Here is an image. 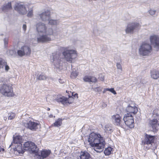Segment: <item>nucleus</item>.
<instances>
[{
    "label": "nucleus",
    "mask_w": 159,
    "mask_h": 159,
    "mask_svg": "<svg viewBox=\"0 0 159 159\" xmlns=\"http://www.w3.org/2000/svg\"><path fill=\"white\" fill-rule=\"evenodd\" d=\"M37 33L36 38L38 43L47 42L52 40L50 36L53 34V30L48 28L46 25L42 22H39L35 25Z\"/></svg>",
    "instance_id": "obj_1"
},
{
    "label": "nucleus",
    "mask_w": 159,
    "mask_h": 159,
    "mask_svg": "<svg viewBox=\"0 0 159 159\" xmlns=\"http://www.w3.org/2000/svg\"><path fill=\"white\" fill-rule=\"evenodd\" d=\"M88 141L91 146L94 147V150L97 152L102 151L105 143L100 134L91 133L89 135Z\"/></svg>",
    "instance_id": "obj_2"
},
{
    "label": "nucleus",
    "mask_w": 159,
    "mask_h": 159,
    "mask_svg": "<svg viewBox=\"0 0 159 159\" xmlns=\"http://www.w3.org/2000/svg\"><path fill=\"white\" fill-rule=\"evenodd\" d=\"M64 58L67 61L71 62L77 56V53L76 50L66 48L62 52Z\"/></svg>",
    "instance_id": "obj_3"
},
{
    "label": "nucleus",
    "mask_w": 159,
    "mask_h": 159,
    "mask_svg": "<svg viewBox=\"0 0 159 159\" xmlns=\"http://www.w3.org/2000/svg\"><path fill=\"white\" fill-rule=\"evenodd\" d=\"M61 54L59 53H52L51 56L50 61L52 65L57 69H60L61 65Z\"/></svg>",
    "instance_id": "obj_4"
},
{
    "label": "nucleus",
    "mask_w": 159,
    "mask_h": 159,
    "mask_svg": "<svg viewBox=\"0 0 159 159\" xmlns=\"http://www.w3.org/2000/svg\"><path fill=\"white\" fill-rule=\"evenodd\" d=\"M31 3L28 2H20L16 3L14 8L20 14L24 15L27 13V8L29 7Z\"/></svg>",
    "instance_id": "obj_5"
},
{
    "label": "nucleus",
    "mask_w": 159,
    "mask_h": 159,
    "mask_svg": "<svg viewBox=\"0 0 159 159\" xmlns=\"http://www.w3.org/2000/svg\"><path fill=\"white\" fill-rule=\"evenodd\" d=\"M152 51L151 45L146 42L143 43L139 48V54L142 56L149 55Z\"/></svg>",
    "instance_id": "obj_6"
},
{
    "label": "nucleus",
    "mask_w": 159,
    "mask_h": 159,
    "mask_svg": "<svg viewBox=\"0 0 159 159\" xmlns=\"http://www.w3.org/2000/svg\"><path fill=\"white\" fill-rule=\"evenodd\" d=\"M140 27L139 24L137 22L130 23L126 27L125 31L127 34H133L135 30L139 29Z\"/></svg>",
    "instance_id": "obj_7"
},
{
    "label": "nucleus",
    "mask_w": 159,
    "mask_h": 159,
    "mask_svg": "<svg viewBox=\"0 0 159 159\" xmlns=\"http://www.w3.org/2000/svg\"><path fill=\"white\" fill-rule=\"evenodd\" d=\"M24 150L32 153H36L38 150L35 144L30 141L25 142L24 144Z\"/></svg>",
    "instance_id": "obj_8"
},
{
    "label": "nucleus",
    "mask_w": 159,
    "mask_h": 159,
    "mask_svg": "<svg viewBox=\"0 0 159 159\" xmlns=\"http://www.w3.org/2000/svg\"><path fill=\"white\" fill-rule=\"evenodd\" d=\"M123 122L124 125H126L130 128L134 127V122L133 116L129 114H125L123 118Z\"/></svg>",
    "instance_id": "obj_9"
},
{
    "label": "nucleus",
    "mask_w": 159,
    "mask_h": 159,
    "mask_svg": "<svg viewBox=\"0 0 159 159\" xmlns=\"http://www.w3.org/2000/svg\"><path fill=\"white\" fill-rule=\"evenodd\" d=\"M18 55L20 56H30L31 53V50L30 47L27 45L22 46L17 52Z\"/></svg>",
    "instance_id": "obj_10"
},
{
    "label": "nucleus",
    "mask_w": 159,
    "mask_h": 159,
    "mask_svg": "<svg viewBox=\"0 0 159 159\" xmlns=\"http://www.w3.org/2000/svg\"><path fill=\"white\" fill-rule=\"evenodd\" d=\"M58 102H60L63 104L67 103L70 104L74 101V98L72 96L69 97L68 98L65 97H58L56 99Z\"/></svg>",
    "instance_id": "obj_11"
},
{
    "label": "nucleus",
    "mask_w": 159,
    "mask_h": 159,
    "mask_svg": "<svg viewBox=\"0 0 159 159\" xmlns=\"http://www.w3.org/2000/svg\"><path fill=\"white\" fill-rule=\"evenodd\" d=\"M111 118L112 121L116 125L123 127L124 125V123L121 120V118L120 115L116 114L113 115Z\"/></svg>",
    "instance_id": "obj_12"
},
{
    "label": "nucleus",
    "mask_w": 159,
    "mask_h": 159,
    "mask_svg": "<svg viewBox=\"0 0 159 159\" xmlns=\"http://www.w3.org/2000/svg\"><path fill=\"white\" fill-rule=\"evenodd\" d=\"M0 92L3 95L8 97L10 95V87L6 84H1Z\"/></svg>",
    "instance_id": "obj_13"
},
{
    "label": "nucleus",
    "mask_w": 159,
    "mask_h": 159,
    "mask_svg": "<svg viewBox=\"0 0 159 159\" xmlns=\"http://www.w3.org/2000/svg\"><path fill=\"white\" fill-rule=\"evenodd\" d=\"M150 41L151 44L154 48L157 49L159 48V37L155 35L150 36Z\"/></svg>",
    "instance_id": "obj_14"
},
{
    "label": "nucleus",
    "mask_w": 159,
    "mask_h": 159,
    "mask_svg": "<svg viewBox=\"0 0 159 159\" xmlns=\"http://www.w3.org/2000/svg\"><path fill=\"white\" fill-rule=\"evenodd\" d=\"M39 126V123L31 120L29 121L25 124V126L26 127L33 131L36 130Z\"/></svg>",
    "instance_id": "obj_15"
},
{
    "label": "nucleus",
    "mask_w": 159,
    "mask_h": 159,
    "mask_svg": "<svg viewBox=\"0 0 159 159\" xmlns=\"http://www.w3.org/2000/svg\"><path fill=\"white\" fill-rule=\"evenodd\" d=\"M154 136H151L146 134L144 140L142 141V143L144 145L145 144L150 145L149 147H150L152 146V144L154 142Z\"/></svg>",
    "instance_id": "obj_16"
},
{
    "label": "nucleus",
    "mask_w": 159,
    "mask_h": 159,
    "mask_svg": "<svg viewBox=\"0 0 159 159\" xmlns=\"http://www.w3.org/2000/svg\"><path fill=\"white\" fill-rule=\"evenodd\" d=\"M154 119L151 120L150 122V124L152 125L153 129H156L158 128V120H159V115L153 114L152 116Z\"/></svg>",
    "instance_id": "obj_17"
},
{
    "label": "nucleus",
    "mask_w": 159,
    "mask_h": 159,
    "mask_svg": "<svg viewBox=\"0 0 159 159\" xmlns=\"http://www.w3.org/2000/svg\"><path fill=\"white\" fill-rule=\"evenodd\" d=\"M39 16L40 19L43 21L48 20L50 17V12L48 10H46L44 12L39 14Z\"/></svg>",
    "instance_id": "obj_18"
},
{
    "label": "nucleus",
    "mask_w": 159,
    "mask_h": 159,
    "mask_svg": "<svg viewBox=\"0 0 159 159\" xmlns=\"http://www.w3.org/2000/svg\"><path fill=\"white\" fill-rule=\"evenodd\" d=\"M126 110L128 113H129V114L131 115L135 114L138 111L137 107L135 106H132L130 105H128L127 107ZM127 114H128V113Z\"/></svg>",
    "instance_id": "obj_19"
},
{
    "label": "nucleus",
    "mask_w": 159,
    "mask_h": 159,
    "mask_svg": "<svg viewBox=\"0 0 159 159\" xmlns=\"http://www.w3.org/2000/svg\"><path fill=\"white\" fill-rule=\"evenodd\" d=\"M21 145V144H16L15 145V148H13V150L15 154L18 155L20 154H23L24 153V150Z\"/></svg>",
    "instance_id": "obj_20"
},
{
    "label": "nucleus",
    "mask_w": 159,
    "mask_h": 159,
    "mask_svg": "<svg viewBox=\"0 0 159 159\" xmlns=\"http://www.w3.org/2000/svg\"><path fill=\"white\" fill-rule=\"evenodd\" d=\"M14 143L16 144H21L23 141V139L22 137L19 135L18 134H16L13 136Z\"/></svg>",
    "instance_id": "obj_21"
},
{
    "label": "nucleus",
    "mask_w": 159,
    "mask_h": 159,
    "mask_svg": "<svg viewBox=\"0 0 159 159\" xmlns=\"http://www.w3.org/2000/svg\"><path fill=\"white\" fill-rule=\"evenodd\" d=\"M84 80L87 82H95L97 81V79L94 77L86 76L83 78Z\"/></svg>",
    "instance_id": "obj_22"
},
{
    "label": "nucleus",
    "mask_w": 159,
    "mask_h": 159,
    "mask_svg": "<svg viewBox=\"0 0 159 159\" xmlns=\"http://www.w3.org/2000/svg\"><path fill=\"white\" fill-rule=\"evenodd\" d=\"M5 67L6 70L8 71L9 69V66L7 65V62L2 58H0V69L3 68Z\"/></svg>",
    "instance_id": "obj_23"
},
{
    "label": "nucleus",
    "mask_w": 159,
    "mask_h": 159,
    "mask_svg": "<svg viewBox=\"0 0 159 159\" xmlns=\"http://www.w3.org/2000/svg\"><path fill=\"white\" fill-rule=\"evenodd\" d=\"M151 76L154 79H157L159 77V71L155 70H152L151 71Z\"/></svg>",
    "instance_id": "obj_24"
},
{
    "label": "nucleus",
    "mask_w": 159,
    "mask_h": 159,
    "mask_svg": "<svg viewBox=\"0 0 159 159\" xmlns=\"http://www.w3.org/2000/svg\"><path fill=\"white\" fill-rule=\"evenodd\" d=\"M90 157V154L86 152H81L80 154V159H89Z\"/></svg>",
    "instance_id": "obj_25"
},
{
    "label": "nucleus",
    "mask_w": 159,
    "mask_h": 159,
    "mask_svg": "<svg viewBox=\"0 0 159 159\" xmlns=\"http://www.w3.org/2000/svg\"><path fill=\"white\" fill-rule=\"evenodd\" d=\"M104 130L107 133H111L112 131V127L110 124L106 125L104 127Z\"/></svg>",
    "instance_id": "obj_26"
},
{
    "label": "nucleus",
    "mask_w": 159,
    "mask_h": 159,
    "mask_svg": "<svg viewBox=\"0 0 159 159\" xmlns=\"http://www.w3.org/2000/svg\"><path fill=\"white\" fill-rule=\"evenodd\" d=\"M50 153L51 151L49 150H43L41 152V155L44 158L48 156Z\"/></svg>",
    "instance_id": "obj_27"
},
{
    "label": "nucleus",
    "mask_w": 159,
    "mask_h": 159,
    "mask_svg": "<svg viewBox=\"0 0 159 159\" xmlns=\"http://www.w3.org/2000/svg\"><path fill=\"white\" fill-rule=\"evenodd\" d=\"M48 21V24L51 25H57L60 23V21L58 20L49 19Z\"/></svg>",
    "instance_id": "obj_28"
},
{
    "label": "nucleus",
    "mask_w": 159,
    "mask_h": 159,
    "mask_svg": "<svg viewBox=\"0 0 159 159\" xmlns=\"http://www.w3.org/2000/svg\"><path fill=\"white\" fill-rule=\"evenodd\" d=\"M62 119L58 118L54 123L53 126L57 127L61 126L62 124Z\"/></svg>",
    "instance_id": "obj_29"
},
{
    "label": "nucleus",
    "mask_w": 159,
    "mask_h": 159,
    "mask_svg": "<svg viewBox=\"0 0 159 159\" xmlns=\"http://www.w3.org/2000/svg\"><path fill=\"white\" fill-rule=\"evenodd\" d=\"M112 148L109 147L105 149L104 151V153L106 155H108L111 153Z\"/></svg>",
    "instance_id": "obj_30"
},
{
    "label": "nucleus",
    "mask_w": 159,
    "mask_h": 159,
    "mask_svg": "<svg viewBox=\"0 0 159 159\" xmlns=\"http://www.w3.org/2000/svg\"><path fill=\"white\" fill-rule=\"evenodd\" d=\"M10 8V3H8V4L3 6L2 8V11H7Z\"/></svg>",
    "instance_id": "obj_31"
},
{
    "label": "nucleus",
    "mask_w": 159,
    "mask_h": 159,
    "mask_svg": "<svg viewBox=\"0 0 159 159\" xmlns=\"http://www.w3.org/2000/svg\"><path fill=\"white\" fill-rule=\"evenodd\" d=\"M47 78L46 75L43 74H41L37 77V79L40 80H46Z\"/></svg>",
    "instance_id": "obj_32"
},
{
    "label": "nucleus",
    "mask_w": 159,
    "mask_h": 159,
    "mask_svg": "<svg viewBox=\"0 0 159 159\" xmlns=\"http://www.w3.org/2000/svg\"><path fill=\"white\" fill-rule=\"evenodd\" d=\"M33 16V10L30 9L28 12L27 16L29 17H31Z\"/></svg>",
    "instance_id": "obj_33"
},
{
    "label": "nucleus",
    "mask_w": 159,
    "mask_h": 159,
    "mask_svg": "<svg viewBox=\"0 0 159 159\" xmlns=\"http://www.w3.org/2000/svg\"><path fill=\"white\" fill-rule=\"evenodd\" d=\"M148 12L150 15L153 16L156 14V11L153 9H150Z\"/></svg>",
    "instance_id": "obj_34"
},
{
    "label": "nucleus",
    "mask_w": 159,
    "mask_h": 159,
    "mask_svg": "<svg viewBox=\"0 0 159 159\" xmlns=\"http://www.w3.org/2000/svg\"><path fill=\"white\" fill-rule=\"evenodd\" d=\"M78 75V73L76 71H72L71 74V77H75Z\"/></svg>",
    "instance_id": "obj_35"
},
{
    "label": "nucleus",
    "mask_w": 159,
    "mask_h": 159,
    "mask_svg": "<svg viewBox=\"0 0 159 159\" xmlns=\"http://www.w3.org/2000/svg\"><path fill=\"white\" fill-rule=\"evenodd\" d=\"M116 66H117V68L118 69H119L121 71H122V66H121V64L120 63H117Z\"/></svg>",
    "instance_id": "obj_36"
},
{
    "label": "nucleus",
    "mask_w": 159,
    "mask_h": 159,
    "mask_svg": "<svg viewBox=\"0 0 159 159\" xmlns=\"http://www.w3.org/2000/svg\"><path fill=\"white\" fill-rule=\"evenodd\" d=\"M108 91L111 92L114 94H116V92L115 91V90H114V89L113 88L109 89Z\"/></svg>",
    "instance_id": "obj_37"
},
{
    "label": "nucleus",
    "mask_w": 159,
    "mask_h": 159,
    "mask_svg": "<svg viewBox=\"0 0 159 159\" xmlns=\"http://www.w3.org/2000/svg\"><path fill=\"white\" fill-rule=\"evenodd\" d=\"M4 45L6 48L7 47L8 44V39H4Z\"/></svg>",
    "instance_id": "obj_38"
},
{
    "label": "nucleus",
    "mask_w": 159,
    "mask_h": 159,
    "mask_svg": "<svg viewBox=\"0 0 159 159\" xmlns=\"http://www.w3.org/2000/svg\"><path fill=\"white\" fill-rule=\"evenodd\" d=\"M35 155L36 159H43V158L42 155L40 156L38 155Z\"/></svg>",
    "instance_id": "obj_39"
},
{
    "label": "nucleus",
    "mask_w": 159,
    "mask_h": 159,
    "mask_svg": "<svg viewBox=\"0 0 159 159\" xmlns=\"http://www.w3.org/2000/svg\"><path fill=\"white\" fill-rule=\"evenodd\" d=\"M15 114L14 113H11V120L14 118L15 116Z\"/></svg>",
    "instance_id": "obj_40"
},
{
    "label": "nucleus",
    "mask_w": 159,
    "mask_h": 159,
    "mask_svg": "<svg viewBox=\"0 0 159 159\" xmlns=\"http://www.w3.org/2000/svg\"><path fill=\"white\" fill-rule=\"evenodd\" d=\"M96 91L98 92H101L102 90V88L101 87H97L95 88Z\"/></svg>",
    "instance_id": "obj_41"
},
{
    "label": "nucleus",
    "mask_w": 159,
    "mask_h": 159,
    "mask_svg": "<svg viewBox=\"0 0 159 159\" xmlns=\"http://www.w3.org/2000/svg\"><path fill=\"white\" fill-rule=\"evenodd\" d=\"M22 28H23V30L25 32L26 30V28H27V26H26V25L25 24H23V25Z\"/></svg>",
    "instance_id": "obj_42"
},
{
    "label": "nucleus",
    "mask_w": 159,
    "mask_h": 159,
    "mask_svg": "<svg viewBox=\"0 0 159 159\" xmlns=\"http://www.w3.org/2000/svg\"><path fill=\"white\" fill-rule=\"evenodd\" d=\"M59 83L61 84H62L64 82V80L61 79H59Z\"/></svg>",
    "instance_id": "obj_43"
},
{
    "label": "nucleus",
    "mask_w": 159,
    "mask_h": 159,
    "mask_svg": "<svg viewBox=\"0 0 159 159\" xmlns=\"http://www.w3.org/2000/svg\"><path fill=\"white\" fill-rule=\"evenodd\" d=\"M109 91L108 88L105 89L103 90V93H105L106 91Z\"/></svg>",
    "instance_id": "obj_44"
},
{
    "label": "nucleus",
    "mask_w": 159,
    "mask_h": 159,
    "mask_svg": "<svg viewBox=\"0 0 159 159\" xmlns=\"http://www.w3.org/2000/svg\"><path fill=\"white\" fill-rule=\"evenodd\" d=\"M107 104H106V103H103L102 104V106L104 107H106L107 106Z\"/></svg>",
    "instance_id": "obj_45"
},
{
    "label": "nucleus",
    "mask_w": 159,
    "mask_h": 159,
    "mask_svg": "<svg viewBox=\"0 0 159 159\" xmlns=\"http://www.w3.org/2000/svg\"><path fill=\"white\" fill-rule=\"evenodd\" d=\"M15 96V94L13 92H11V97H14Z\"/></svg>",
    "instance_id": "obj_46"
},
{
    "label": "nucleus",
    "mask_w": 159,
    "mask_h": 159,
    "mask_svg": "<svg viewBox=\"0 0 159 159\" xmlns=\"http://www.w3.org/2000/svg\"><path fill=\"white\" fill-rule=\"evenodd\" d=\"M4 151V149L3 148H2L0 146V152L1 151Z\"/></svg>",
    "instance_id": "obj_47"
},
{
    "label": "nucleus",
    "mask_w": 159,
    "mask_h": 159,
    "mask_svg": "<svg viewBox=\"0 0 159 159\" xmlns=\"http://www.w3.org/2000/svg\"><path fill=\"white\" fill-rule=\"evenodd\" d=\"M48 116L50 118H52L53 117V116L52 114H50Z\"/></svg>",
    "instance_id": "obj_48"
},
{
    "label": "nucleus",
    "mask_w": 159,
    "mask_h": 159,
    "mask_svg": "<svg viewBox=\"0 0 159 159\" xmlns=\"http://www.w3.org/2000/svg\"><path fill=\"white\" fill-rule=\"evenodd\" d=\"M100 80H101V81H104V77H102V78H100Z\"/></svg>",
    "instance_id": "obj_49"
},
{
    "label": "nucleus",
    "mask_w": 159,
    "mask_h": 159,
    "mask_svg": "<svg viewBox=\"0 0 159 159\" xmlns=\"http://www.w3.org/2000/svg\"><path fill=\"white\" fill-rule=\"evenodd\" d=\"M54 36L56 38H59V37H58V35H56V34H54Z\"/></svg>",
    "instance_id": "obj_50"
},
{
    "label": "nucleus",
    "mask_w": 159,
    "mask_h": 159,
    "mask_svg": "<svg viewBox=\"0 0 159 159\" xmlns=\"http://www.w3.org/2000/svg\"><path fill=\"white\" fill-rule=\"evenodd\" d=\"M77 96H78V94H77V93H75V95H74V96H75V97L76 96V97H77L78 98V97H77Z\"/></svg>",
    "instance_id": "obj_51"
},
{
    "label": "nucleus",
    "mask_w": 159,
    "mask_h": 159,
    "mask_svg": "<svg viewBox=\"0 0 159 159\" xmlns=\"http://www.w3.org/2000/svg\"><path fill=\"white\" fill-rule=\"evenodd\" d=\"M96 30H93V33H94V34H96Z\"/></svg>",
    "instance_id": "obj_52"
},
{
    "label": "nucleus",
    "mask_w": 159,
    "mask_h": 159,
    "mask_svg": "<svg viewBox=\"0 0 159 159\" xmlns=\"http://www.w3.org/2000/svg\"><path fill=\"white\" fill-rule=\"evenodd\" d=\"M47 110L48 111H49L50 110V108H48Z\"/></svg>",
    "instance_id": "obj_53"
}]
</instances>
